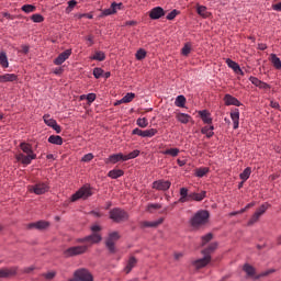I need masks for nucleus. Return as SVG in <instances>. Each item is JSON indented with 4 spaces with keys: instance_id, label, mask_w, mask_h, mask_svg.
<instances>
[{
    "instance_id": "nucleus-48",
    "label": "nucleus",
    "mask_w": 281,
    "mask_h": 281,
    "mask_svg": "<svg viewBox=\"0 0 281 281\" xmlns=\"http://www.w3.org/2000/svg\"><path fill=\"white\" fill-rule=\"evenodd\" d=\"M22 11L25 12L26 14H30V12H36V8L32 4H24L22 7Z\"/></svg>"
},
{
    "instance_id": "nucleus-63",
    "label": "nucleus",
    "mask_w": 281,
    "mask_h": 281,
    "mask_svg": "<svg viewBox=\"0 0 281 281\" xmlns=\"http://www.w3.org/2000/svg\"><path fill=\"white\" fill-rule=\"evenodd\" d=\"M272 10H276V12H281V2L272 4Z\"/></svg>"
},
{
    "instance_id": "nucleus-45",
    "label": "nucleus",
    "mask_w": 281,
    "mask_h": 281,
    "mask_svg": "<svg viewBox=\"0 0 281 281\" xmlns=\"http://www.w3.org/2000/svg\"><path fill=\"white\" fill-rule=\"evenodd\" d=\"M271 273H276V269H270L265 272H261L255 277V280H260V278H267V276H271Z\"/></svg>"
},
{
    "instance_id": "nucleus-34",
    "label": "nucleus",
    "mask_w": 281,
    "mask_h": 281,
    "mask_svg": "<svg viewBox=\"0 0 281 281\" xmlns=\"http://www.w3.org/2000/svg\"><path fill=\"white\" fill-rule=\"evenodd\" d=\"M49 144H55L56 146H63V137L58 135H50L48 137Z\"/></svg>"
},
{
    "instance_id": "nucleus-32",
    "label": "nucleus",
    "mask_w": 281,
    "mask_h": 281,
    "mask_svg": "<svg viewBox=\"0 0 281 281\" xmlns=\"http://www.w3.org/2000/svg\"><path fill=\"white\" fill-rule=\"evenodd\" d=\"M270 63H272V66L274 67V69H281V60H280V57H278V55L271 54Z\"/></svg>"
},
{
    "instance_id": "nucleus-54",
    "label": "nucleus",
    "mask_w": 281,
    "mask_h": 281,
    "mask_svg": "<svg viewBox=\"0 0 281 281\" xmlns=\"http://www.w3.org/2000/svg\"><path fill=\"white\" fill-rule=\"evenodd\" d=\"M76 5H78V2L76 0L68 1V7L66 9L67 12H71L76 8Z\"/></svg>"
},
{
    "instance_id": "nucleus-30",
    "label": "nucleus",
    "mask_w": 281,
    "mask_h": 281,
    "mask_svg": "<svg viewBox=\"0 0 281 281\" xmlns=\"http://www.w3.org/2000/svg\"><path fill=\"white\" fill-rule=\"evenodd\" d=\"M135 100V93L128 92L125 97H123L116 104H128V102H133Z\"/></svg>"
},
{
    "instance_id": "nucleus-22",
    "label": "nucleus",
    "mask_w": 281,
    "mask_h": 281,
    "mask_svg": "<svg viewBox=\"0 0 281 281\" xmlns=\"http://www.w3.org/2000/svg\"><path fill=\"white\" fill-rule=\"evenodd\" d=\"M207 192L205 191H201L200 193L196 192H191L189 193V201H203V199H205Z\"/></svg>"
},
{
    "instance_id": "nucleus-15",
    "label": "nucleus",
    "mask_w": 281,
    "mask_h": 281,
    "mask_svg": "<svg viewBox=\"0 0 281 281\" xmlns=\"http://www.w3.org/2000/svg\"><path fill=\"white\" fill-rule=\"evenodd\" d=\"M218 249V243H211L206 248L201 250V255L205 258H212V254H214V250Z\"/></svg>"
},
{
    "instance_id": "nucleus-3",
    "label": "nucleus",
    "mask_w": 281,
    "mask_h": 281,
    "mask_svg": "<svg viewBox=\"0 0 281 281\" xmlns=\"http://www.w3.org/2000/svg\"><path fill=\"white\" fill-rule=\"evenodd\" d=\"M89 251V245L72 246L64 250V258H76V256H82Z\"/></svg>"
},
{
    "instance_id": "nucleus-13",
    "label": "nucleus",
    "mask_w": 281,
    "mask_h": 281,
    "mask_svg": "<svg viewBox=\"0 0 281 281\" xmlns=\"http://www.w3.org/2000/svg\"><path fill=\"white\" fill-rule=\"evenodd\" d=\"M157 133V130L150 128V130H140V128H134L132 132V135H138L139 137H155Z\"/></svg>"
},
{
    "instance_id": "nucleus-31",
    "label": "nucleus",
    "mask_w": 281,
    "mask_h": 281,
    "mask_svg": "<svg viewBox=\"0 0 281 281\" xmlns=\"http://www.w3.org/2000/svg\"><path fill=\"white\" fill-rule=\"evenodd\" d=\"M0 65L3 69H8L10 67V63L8 61V55L3 50L0 53Z\"/></svg>"
},
{
    "instance_id": "nucleus-19",
    "label": "nucleus",
    "mask_w": 281,
    "mask_h": 281,
    "mask_svg": "<svg viewBox=\"0 0 281 281\" xmlns=\"http://www.w3.org/2000/svg\"><path fill=\"white\" fill-rule=\"evenodd\" d=\"M47 227H49V222L47 221H38L35 223H31L27 226L29 229H47Z\"/></svg>"
},
{
    "instance_id": "nucleus-40",
    "label": "nucleus",
    "mask_w": 281,
    "mask_h": 281,
    "mask_svg": "<svg viewBox=\"0 0 281 281\" xmlns=\"http://www.w3.org/2000/svg\"><path fill=\"white\" fill-rule=\"evenodd\" d=\"M249 177H251V168L247 167L240 175L239 178L241 179V181H247V179H249Z\"/></svg>"
},
{
    "instance_id": "nucleus-21",
    "label": "nucleus",
    "mask_w": 281,
    "mask_h": 281,
    "mask_svg": "<svg viewBox=\"0 0 281 281\" xmlns=\"http://www.w3.org/2000/svg\"><path fill=\"white\" fill-rule=\"evenodd\" d=\"M19 80V76L15 74H4L0 75V82H16Z\"/></svg>"
},
{
    "instance_id": "nucleus-8",
    "label": "nucleus",
    "mask_w": 281,
    "mask_h": 281,
    "mask_svg": "<svg viewBox=\"0 0 281 281\" xmlns=\"http://www.w3.org/2000/svg\"><path fill=\"white\" fill-rule=\"evenodd\" d=\"M69 281H93V274L85 268L78 269L75 271L74 278Z\"/></svg>"
},
{
    "instance_id": "nucleus-1",
    "label": "nucleus",
    "mask_w": 281,
    "mask_h": 281,
    "mask_svg": "<svg viewBox=\"0 0 281 281\" xmlns=\"http://www.w3.org/2000/svg\"><path fill=\"white\" fill-rule=\"evenodd\" d=\"M20 148L24 154L20 153L15 156L16 161H21L24 166H30L32 164L33 159H36V154H34V150L32 149V145L27 143H21Z\"/></svg>"
},
{
    "instance_id": "nucleus-23",
    "label": "nucleus",
    "mask_w": 281,
    "mask_h": 281,
    "mask_svg": "<svg viewBox=\"0 0 281 281\" xmlns=\"http://www.w3.org/2000/svg\"><path fill=\"white\" fill-rule=\"evenodd\" d=\"M196 12L202 19H210L212 16V13L207 11V7L198 4Z\"/></svg>"
},
{
    "instance_id": "nucleus-18",
    "label": "nucleus",
    "mask_w": 281,
    "mask_h": 281,
    "mask_svg": "<svg viewBox=\"0 0 281 281\" xmlns=\"http://www.w3.org/2000/svg\"><path fill=\"white\" fill-rule=\"evenodd\" d=\"M69 56H71V49H67L58 55L57 58H55L54 64L55 65H63L65 60L69 59Z\"/></svg>"
},
{
    "instance_id": "nucleus-35",
    "label": "nucleus",
    "mask_w": 281,
    "mask_h": 281,
    "mask_svg": "<svg viewBox=\"0 0 281 281\" xmlns=\"http://www.w3.org/2000/svg\"><path fill=\"white\" fill-rule=\"evenodd\" d=\"M214 125L204 126L201 130L202 135H206V137H213L214 136Z\"/></svg>"
},
{
    "instance_id": "nucleus-62",
    "label": "nucleus",
    "mask_w": 281,
    "mask_h": 281,
    "mask_svg": "<svg viewBox=\"0 0 281 281\" xmlns=\"http://www.w3.org/2000/svg\"><path fill=\"white\" fill-rule=\"evenodd\" d=\"M259 89H269V85L263 81H259V86H257Z\"/></svg>"
},
{
    "instance_id": "nucleus-2",
    "label": "nucleus",
    "mask_w": 281,
    "mask_h": 281,
    "mask_svg": "<svg viewBox=\"0 0 281 281\" xmlns=\"http://www.w3.org/2000/svg\"><path fill=\"white\" fill-rule=\"evenodd\" d=\"M210 212L205 210L198 211L190 220V225L193 229H201L203 225L207 224Z\"/></svg>"
},
{
    "instance_id": "nucleus-56",
    "label": "nucleus",
    "mask_w": 281,
    "mask_h": 281,
    "mask_svg": "<svg viewBox=\"0 0 281 281\" xmlns=\"http://www.w3.org/2000/svg\"><path fill=\"white\" fill-rule=\"evenodd\" d=\"M249 81L251 82V85H255V87H259L261 80L258 79L257 77H249Z\"/></svg>"
},
{
    "instance_id": "nucleus-6",
    "label": "nucleus",
    "mask_w": 281,
    "mask_h": 281,
    "mask_svg": "<svg viewBox=\"0 0 281 281\" xmlns=\"http://www.w3.org/2000/svg\"><path fill=\"white\" fill-rule=\"evenodd\" d=\"M121 238L122 235L119 232H112L108 235V238L105 239V246L110 254H115V243Z\"/></svg>"
},
{
    "instance_id": "nucleus-24",
    "label": "nucleus",
    "mask_w": 281,
    "mask_h": 281,
    "mask_svg": "<svg viewBox=\"0 0 281 281\" xmlns=\"http://www.w3.org/2000/svg\"><path fill=\"white\" fill-rule=\"evenodd\" d=\"M136 266H137V258L130 257V259L127 260V263L124 268V272L130 273L131 271H133V269H135Z\"/></svg>"
},
{
    "instance_id": "nucleus-52",
    "label": "nucleus",
    "mask_w": 281,
    "mask_h": 281,
    "mask_svg": "<svg viewBox=\"0 0 281 281\" xmlns=\"http://www.w3.org/2000/svg\"><path fill=\"white\" fill-rule=\"evenodd\" d=\"M144 58H146V50H144V48H140L136 53V59L144 60Z\"/></svg>"
},
{
    "instance_id": "nucleus-64",
    "label": "nucleus",
    "mask_w": 281,
    "mask_h": 281,
    "mask_svg": "<svg viewBox=\"0 0 281 281\" xmlns=\"http://www.w3.org/2000/svg\"><path fill=\"white\" fill-rule=\"evenodd\" d=\"M56 133H60L61 128L60 125H58V122L52 127Z\"/></svg>"
},
{
    "instance_id": "nucleus-26",
    "label": "nucleus",
    "mask_w": 281,
    "mask_h": 281,
    "mask_svg": "<svg viewBox=\"0 0 281 281\" xmlns=\"http://www.w3.org/2000/svg\"><path fill=\"white\" fill-rule=\"evenodd\" d=\"M178 201H179V203L190 202V193H188V188L180 189V199Z\"/></svg>"
},
{
    "instance_id": "nucleus-33",
    "label": "nucleus",
    "mask_w": 281,
    "mask_h": 281,
    "mask_svg": "<svg viewBox=\"0 0 281 281\" xmlns=\"http://www.w3.org/2000/svg\"><path fill=\"white\" fill-rule=\"evenodd\" d=\"M177 120L178 122H180L181 124H188V122H190L192 120V116H190L189 114L186 113H179L177 114Z\"/></svg>"
},
{
    "instance_id": "nucleus-20",
    "label": "nucleus",
    "mask_w": 281,
    "mask_h": 281,
    "mask_svg": "<svg viewBox=\"0 0 281 281\" xmlns=\"http://www.w3.org/2000/svg\"><path fill=\"white\" fill-rule=\"evenodd\" d=\"M243 271H245L247 278H252L256 280V268L249 263H245L243 267Z\"/></svg>"
},
{
    "instance_id": "nucleus-38",
    "label": "nucleus",
    "mask_w": 281,
    "mask_h": 281,
    "mask_svg": "<svg viewBox=\"0 0 281 281\" xmlns=\"http://www.w3.org/2000/svg\"><path fill=\"white\" fill-rule=\"evenodd\" d=\"M212 238H214V234L209 233L204 236L201 237V247H205L207 245V243H210V240H212Z\"/></svg>"
},
{
    "instance_id": "nucleus-5",
    "label": "nucleus",
    "mask_w": 281,
    "mask_h": 281,
    "mask_svg": "<svg viewBox=\"0 0 281 281\" xmlns=\"http://www.w3.org/2000/svg\"><path fill=\"white\" fill-rule=\"evenodd\" d=\"M102 241V235L100 233H92L89 236H86L83 238H78L76 243H79L81 245H88L91 247V245H98V243Z\"/></svg>"
},
{
    "instance_id": "nucleus-29",
    "label": "nucleus",
    "mask_w": 281,
    "mask_h": 281,
    "mask_svg": "<svg viewBox=\"0 0 281 281\" xmlns=\"http://www.w3.org/2000/svg\"><path fill=\"white\" fill-rule=\"evenodd\" d=\"M108 177H110V179H120V177H124V170L122 169L110 170L108 173Z\"/></svg>"
},
{
    "instance_id": "nucleus-55",
    "label": "nucleus",
    "mask_w": 281,
    "mask_h": 281,
    "mask_svg": "<svg viewBox=\"0 0 281 281\" xmlns=\"http://www.w3.org/2000/svg\"><path fill=\"white\" fill-rule=\"evenodd\" d=\"M177 14H179V11H177V9L172 10L170 13H168L167 21H173V19L177 18Z\"/></svg>"
},
{
    "instance_id": "nucleus-43",
    "label": "nucleus",
    "mask_w": 281,
    "mask_h": 281,
    "mask_svg": "<svg viewBox=\"0 0 281 281\" xmlns=\"http://www.w3.org/2000/svg\"><path fill=\"white\" fill-rule=\"evenodd\" d=\"M43 120H44L45 124H46L47 126H49L50 128L57 123L56 120L50 119V116H49L48 114H45V115L43 116Z\"/></svg>"
},
{
    "instance_id": "nucleus-27",
    "label": "nucleus",
    "mask_w": 281,
    "mask_h": 281,
    "mask_svg": "<svg viewBox=\"0 0 281 281\" xmlns=\"http://www.w3.org/2000/svg\"><path fill=\"white\" fill-rule=\"evenodd\" d=\"M161 223H164V217H160L159 220L154 221V222H148V221L142 222L140 226L142 227H159V225H161Z\"/></svg>"
},
{
    "instance_id": "nucleus-11",
    "label": "nucleus",
    "mask_w": 281,
    "mask_h": 281,
    "mask_svg": "<svg viewBox=\"0 0 281 281\" xmlns=\"http://www.w3.org/2000/svg\"><path fill=\"white\" fill-rule=\"evenodd\" d=\"M172 183L168 180H157L153 182V189L159 190L161 192H166L167 190H170V187Z\"/></svg>"
},
{
    "instance_id": "nucleus-37",
    "label": "nucleus",
    "mask_w": 281,
    "mask_h": 281,
    "mask_svg": "<svg viewBox=\"0 0 281 281\" xmlns=\"http://www.w3.org/2000/svg\"><path fill=\"white\" fill-rule=\"evenodd\" d=\"M176 106H179V109L186 108V97L183 94H180L176 98L175 101Z\"/></svg>"
},
{
    "instance_id": "nucleus-4",
    "label": "nucleus",
    "mask_w": 281,
    "mask_h": 281,
    "mask_svg": "<svg viewBox=\"0 0 281 281\" xmlns=\"http://www.w3.org/2000/svg\"><path fill=\"white\" fill-rule=\"evenodd\" d=\"M110 218L114 223H124L128 221L130 215L128 212L124 211V209L114 207L110 211Z\"/></svg>"
},
{
    "instance_id": "nucleus-44",
    "label": "nucleus",
    "mask_w": 281,
    "mask_h": 281,
    "mask_svg": "<svg viewBox=\"0 0 281 281\" xmlns=\"http://www.w3.org/2000/svg\"><path fill=\"white\" fill-rule=\"evenodd\" d=\"M190 52H192V45L190 43L184 44L181 49L182 56H190Z\"/></svg>"
},
{
    "instance_id": "nucleus-9",
    "label": "nucleus",
    "mask_w": 281,
    "mask_h": 281,
    "mask_svg": "<svg viewBox=\"0 0 281 281\" xmlns=\"http://www.w3.org/2000/svg\"><path fill=\"white\" fill-rule=\"evenodd\" d=\"M93 193L91 192V188L85 186L81 189H79L75 194L71 196V201L76 202L79 199H89Z\"/></svg>"
},
{
    "instance_id": "nucleus-61",
    "label": "nucleus",
    "mask_w": 281,
    "mask_h": 281,
    "mask_svg": "<svg viewBox=\"0 0 281 281\" xmlns=\"http://www.w3.org/2000/svg\"><path fill=\"white\" fill-rule=\"evenodd\" d=\"M88 102L91 104V102H95V93H89L87 95Z\"/></svg>"
},
{
    "instance_id": "nucleus-47",
    "label": "nucleus",
    "mask_w": 281,
    "mask_h": 281,
    "mask_svg": "<svg viewBox=\"0 0 281 281\" xmlns=\"http://www.w3.org/2000/svg\"><path fill=\"white\" fill-rule=\"evenodd\" d=\"M31 21L33 23H43V21H45V18H43L41 14L35 13L31 16Z\"/></svg>"
},
{
    "instance_id": "nucleus-60",
    "label": "nucleus",
    "mask_w": 281,
    "mask_h": 281,
    "mask_svg": "<svg viewBox=\"0 0 281 281\" xmlns=\"http://www.w3.org/2000/svg\"><path fill=\"white\" fill-rule=\"evenodd\" d=\"M91 232L92 234H98V232H102V227L100 225H92Z\"/></svg>"
},
{
    "instance_id": "nucleus-12",
    "label": "nucleus",
    "mask_w": 281,
    "mask_h": 281,
    "mask_svg": "<svg viewBox=\"0 0 281 281\" xmlns=\"http://www.w3.org/2000/svg\"><path fill=\"white\" fill-rule=\"evenodd\" d=\"M209 262H212V257H203L201 259H195L191 261L192 267H194V269L199 270V269H204V267H207Z\"/></svg>"
},
{
    "instance_id": "nucleus-25",
    "label": "nucleus",
    "mask_w": 281,
    "mask_h": 281,
    "mask_svg": "<svg viewBox=\"0 0 281 281\" xmlns=\"http://www.w3.org/2000/svg\"><path fill=\"white\" fill-rule=\"evenodd\" d=\"M199 115L204 124H212V114L207 110L200 111Z\"/></svg>"
},
{
    "instance_id": "nucleus-17",
    "label": "nucleus",
    "mask_w": 281,
    "mask_h": 281,
    "mask_svg": "<svg viewBox=\"0 0 281 281\" xmlns=\"http://www.w3.org/2000/svg\"><path fill=\"white\" fill-rule=\"evenodd\" d=\"M231 120L233 122V128L236 131L240 122V111L238 109H235L233 112H231Z\"/></svg>"
},
{
    "instance_id": "nucleus-53",
    "label": "nucleus",
    "mask_w": 281,
    "mask_h": 281,
    "mask_svg": "<svg viewBox=\"0 0 281 281\" xmlns=\"http://www.w3.org/2000/svg\"><path fill=\"white\" fill-rule=\"evenodd\" d=\"M102 74H104V70L102 68H94L93 69L94 78H97V79L102 78Z\"/></svg>"
},
{
    "instance_id": "nucleus-51",
    "label": "nucleus",
    "mask_w": 281,
    "mask_h": 281,
    "mask_svg": "<svg viewBox=\"0 0 281 281\" xmlns=\"http://www.w3.org/2000/svg\"><path fill=\"white\" fill-rule=\"evenodd\" d=\"M207 172H210V169H207V168H199V169H196V171H195V175H196V177H205V175L207 173Z\"/></svg>"
},
{
    "instance_id": "nucleus-59",
    "label": "nucleus",
    "mask_w": 281,
    "mask_h": 281,
    "mask_svg": "<svg viewBox=\"0 0 281 281\" xmlns=\"http://www.w3.org/2000/svg\"><path fill=\"white\" fill-rule=\"evenodd\" d=\"M44 278L46 280H54V278H56V272H54V271L47 272L44 274Z\"/></svg>"
},
{
    "instance_id": "nucleus-36",
    "label": "nucleus",
    "mask_w": 281,
    "mask_h": 281,
    "mask_svg": "<svg viewBox=\"0 0 281 281\" xmlns=\"http://www.w3.org/2000/svg\"><path fill=\"white\" fill-rule=\"evenodd\" d=\"M226 65L233 69V71L236 74V71H240V66L238 65V63L227 58L226 59Z\"/></svg>"
},
{
    "instance_id": "nucleus-58",
    "label": "nucleus",
    "mask_w": 281,
    "mask_h": 281,
    "mask_svg": "<svg viewBox=\"0 0 281 281\" xmlns=\"http://www.w3.org/2000/svg\"><path fill=\"white\" fill-rule=\"evenodd\" d=\"M92 159H93V154L89 153V154H86V155L82 157L81 161L89 162V161H91Z\"/></svg>"
},
{
    "instance_id": "nucleus-42",
    "label": "nucleus",
    "mask_w": 281,
    "mask_h": 281,
    "mask_svg": "<svg viewBox=\"0 0 281 281\" xmlns=\"http://www.w3.org/2000/svg\"><path fill=\"white\" fill-rule=\"evenodd\" d=\"M139 149L131 151L128 155H125L124 161H128L130 159H136V157H139Z\"/></svg>"
},
{
    "instance_id": "nucleus-7",
    "label": "nucleus",
    "mask_w": 281,
    "mask_h": 281,
    "mask_svg": "<svg viewBox=\"0 0 281 281\" xmlns=\"http://www.w3.org/2000/svg\"><path fill=\"white\" fill-rule=\"evenodd\" d=\"M29 192L33 194H45L46 192H49V184L47 182H36L35 184L27 187Z\"/></svg>"
},
{
    "instance_id": "nucleus-57",
    "label": "nucleus",
    "mask_w": 281,
    "mask_h": 281,
    "mask_svg": "<svg viewBox=\"0 0 281 281\" xmlns=\"http://www.w3.org/2000/svg\"><path fill=\"white\" fill-rule=\"evenodd\" d=\"M103 16H111V14H115V10L110 8V9H105L102 12Z\"/></svg>"
},
{
    "instance_id": "nucleus-50",
    "label": "nucleus",
    "mask_w": 281,
    "mask_h": 281,
    "mask_svg": "<svg viewBox=\"0 0 281 281\" xmlns=\"http://www.w3.org/2000/svg\"><path fill=\"white\" fill-rule=\"evenodd\" d=\"M153 210H161V204L159 203H149L147 205V212L153 213Z\"/></svg>"
},
{
    "instance_id": "nucleus-39",
    "label": "nucleus",
    "mask_w": 281,
    "mask_h": 281,
    "mask_svg": "<svg viewBox=\"0 0 281 281\" xmlns=\"http://www.w3.org/2000/svg\"><path fill=\"white\" fill-rule=\"evenodd\" d=\"M106 59V55H104V52L102 50H98L94 53V55L92 56V60H99L100 63H102V60Z\"/></svg>"
},
{
    "instance_id": "nucleus-28",
    "label": "nucleus",
    "mask_w": 281,
    "mask_h": 281,
    "mask_svg": "<svg viewBox=\"0 0 281 281\" xmlns=\"http://www.w3.org/2000/svg\"><path fill=\"white\" fill-rule=\"evenodd\" d=\"M125 155L122 153L119 154H113L108 158V161H110V164H117V161H126L124 160Z\"/></svg>"
},
{
    "instance_id": "nucleus-14",
    "label": "nucleus",
    "mask_w": 281,
    "mask_h": 281,
    "mask_svg": "<svg viewBox=\"0 0 281 281\" xmlns=\"http://www.w3.org/2000/svg\"><path fill=\"white\" fill-rule=\"evenodd\" d=\"M161 16H166V11H164L161 7H155L149 12V19H153V21H157V19H161Z\"/></svg>"
},
{
    "instance_id": "nucleus-16",
    "label": "nucleus",
    "mask_w": 281,
    "mask_h": 281,
    "mask_svg": "<svg viewBox=\"0 0 281 281\" xmlns=\"http://www.w3.org/2000/svg\"><path fill=\"white\" fill-rule=\"evenodd\" d=\"M224 102L226 106H243V103H240L239 100L232 94H225Z\"/></svg>"
},
{
    "instance_id": "nucleus-49",
    "label": "nucleus",
    "mask_w": 281,
    "mask_h": 281,
    "mask_svg": "<svg viewBox=\"0 0 281 281\" xmlns=\"http://www.w3.org/2000/svg\"><path fill=\"white\" fill-rule=\"evenodd\" d=\"M136 124L140 128H146V126H148V120L146 117L137 119Z\"/></svg>"
},
{
    "instance_id": "nucleus-10",
    "label": "nucleus",
    "mask_w": 281,
    "mask_h": 281,
    "mask_svg": "<svg viewBox=\"0 0 281 281\" xmlns=\"http://www.w3.org/2000/svg\"><path fill=\"white\" fill-rule=\"evenodd\" d=\"M267 210H269V204H262L248 221V225H254L255 223H258V221H260V216H262V214H265Z\"/></svg>"
},
{
    "instance_id": "nucleus-46",
    "label": "nucleus",
    "mask_w": 281,
    "mask_h": 281,
    "mask_svg": "<svg viewBox=\"0 0 281 281\" xmlns=\"http://www.w3.org/2000/svg\"><path fill=\"white\" fill-rule=\"evenodd\" d=\"M164 155H170V157H177L179 155V148H169L164 151Z\"/></svg>"
},
{
    "instance_id": "nucleus-41",
    "label": "nucleus",
    "mask_w": 281,
    "mask_h": 281,
    "mask_svg": "<svg viewBox=\"0 0 281 281\" xmlns=\"http://www.w3.org/2000/svg\"><path fill=\"white\" fill-rule=\"evenodd\" d=\"M18 271H19L18 267L4 268V273L7 274V278H11L12 276H16Z\"/></svg>"
}]
</instances>
